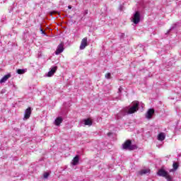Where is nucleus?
<instances>
[{"label": "nucleus", "instance_id": "f257e3e1", "mask_svg": "<svg viewBox=\"0 0 181 181\" xmlns=\"http://www.w3.org/2000/svg\"><path fill=\"white\" fill-rule=\"evenodd\" d=\"M139 110V102L138 101H134L132 103V106H129L127 107H124L119 113V115H121L122 117H124V115H127V114H134L136 112Z\"/></svg>", "mask_w": 181, "mask_h": 181}, {"label": "nucleus", "instance_id": "f03ea898", "mask_svg": "<svg viewBox=\"0 0 181 181\" xmlns=\"http://www.w3.org/2000/svg\"><path fill=\"white\" fill-rule=\"evenodd\" d=\"M122 146L123 149H127L128 151H135V149H138V146H136V145H132L131 140H127Z\"/></svg>", "mask_w": 181, "mask_h": 181}, {"label": "nucleus", "instance_id": "7ed1b4c3", "mask_svg": "<svg viewBox=\"0 0 181 181\" xmlns=\"http://www.w3.org/2000/svg\"><path fill=\"white\" fill-rule=\"evenodd\" d=\"M157 175L158 176H162L163 177H165L168 181L172 180V177L170 176V175H169V173H168V171L165 170L163 168L160 169L157 173Z\"/></svg>", "mask_w": 181, "mask_h": 181}, {"label": "nucleus", "instance_id": "20e7f679", "mask_svg": "<svg viewBox=\"0 0 181 181\" xmlns=\"http://www.w3.org/2000/svg\"><path fill=\"white\" fill-rule=\"evenodd\" d=\"M141 21V14L139 11H136L133 17L132 22L135 23V25H138V23Z\"/></svg>", "mask_w": 181, "mask_h": 181}, {"label": "nucleus", "instance_id": "39448f33", "mask_svg": "<svg viewBox=\"0 0 181 181\" xmlns=\"http://www.w3.org/2000/svg\"><path fill=\"white\" fill-rule=\"evenodd\" d=\"M88 46V43L87 42V37H84L82 39L81 42V45L79 47L80 50H84L85 47H87Z\"/></svg>", "mask_w": 181, "mask_h": 181}, {"label": "nucleus", "instance_id": "423d86ee", "mask_svg": "<svg viewBox=\"0 0 181 181\" xmlns=\"http://www.w3.org/2000/svg\"><path fill=\"white\" fill-rule=\"evenodd\" d=\"M31 114H32V109L30 107H28L25 111V115H24L23 120L26 121V119H29V118H30Z\"/></svg>", "mask_w": 181, "mask_h": 181}, {"label": "nucleus", "instance_id": "0eeeda50", "mask_svg": "<svg viewBox=\"0 0 181 181\" xmlns=\"http://www.w3.org/2000/svg\"><path fill=\"white\" fill-rule=\"evenodd\" d=\"M64 50V45L63 43H61L58 45L57 49L55 52V54H60V53H63Z\"/></svg>", "mask_w": 181, "mask_h": 181}, {"label": "nucleus", "instance_id": "6e6552de", "mask_svg": "<svg viewBox=\"0 0 181 181\" xmlns=\"http://www.w3.org/2000/svg\"><path fill=\"white\" fill-rule=\"evenodd\" d=\"M154 114L155 110L149 109L146 114V118H147V119H151Z\"/></svg>", "mask_w": 181, "mask_h": 181}, {"label": "nucleus", "instance_id": "1a4fd4ad", "mask_svg": "<svg viewBox=\"0 0 181 181\" xmlns=\"http://www.w3.org/2000/svg\"><path fill=\"white\" fill-rule=\"evenodd\" d=\"M79 162H80V156L76 155L71 160V165H72L73 166H76V165H78Z\"/></svg>", "mask_w": 181, "mask_h": 181}, {"label": "nucleus", "instance_id": "9d476101", "mask_svg": "<svg viewBox=\"0 0 181 181\" xmlns=\"http://www.w3.org/2000/svg\"><path fill=\"white\" fill-rule=\"evenodd\" d=\"M57 71V66H53L51 68L50 71L47 74V77H52L54 76V73Z\"/></svg>", "mask_w": 181, "mask_h": 181}, {"label": "nucleus", "instance_id": "9b49d317", "mask_svg": "<svg viewBox=\"0 0 181 181\" xmlns=\"http://www.w3.org/2000/svg\"><path fill=\"white\" fill-rule=\"evenodd\" d=\"M139 173L142 176V175H149L151 173V169L149 168H144L141 170Z\"/></svg>", "mask_w": 181, "mask_h": 181}, {"label": "nucleus", "instance_id": "f8f14e48", "mask_svg": "<svg viewBox=\"0 0 181 181\" xmlns=\"http://www.w3.org/2000/svg\"><path fill=\"white\" fill-rule=\"evenodd\" d=\"M11 74H8L7 75H5L1 80L0 83L2 84L3 83H5L8 81V78H11Z\"/></svg>", "mask_w": 181, "mask_h": 181}, {"label": "nucleus", "instance_id": "ddd939ff", "mask_svg": "<svg viewBox=\"0 0 181 181\" xmlns=\"http://www.w3.org/2000/svg\"><path fill=\"white\" fill-rule=\"evenodd\" d=\"M62 122H63V119L62 117H57L55 119V125H57V127H59Z\"/></svg>", "mask_w": 181, "mask_h": 181}, {"label": "nucleus", "instance_id": "4468645a", "mask_svg": "<svg viewBox=\"0 0 181 181\" xmlns=\"http://www.w3.org/2000/svg\"><path fill=\"white\" fill-rule=\"evenodd\" d=\"M83 122L85 125H88L89 127H91V125H93V121H91V119H84Z\"/></svg>", "mask_w": 181, "mask_h": 181}, {"label": "nucleus", "instance_id": "2eb2a0df", "mask_svg": "<svg viewBox=\"0 0 181 181\" xmlns=\"http://www.w3.org/2000/svg\"><path fill=\"white\" fill-rule=\"evenodd\" d=\"M158 141H165V133H160L158 136Z\"/></svg>", "mask_w": 181, "mask_h": 181}, {"label": "nucleus", "instance_id": "dca6fc26", "mask_svg": "<svg viewBox=\"0 0 181 181\" xmlns=\"http://www.w3.org/2000/svg\"><path fill=\"white\" fill-rule=\"evenodd\" d=\"M28 71V69H18L17 70V73L18 74H25V73H26Z\"/></svg>", "mask_w": 181, "mask_h": 181}, {"label": "nucleus", "instance_id": "f3484780", "mask_svg": "<svg viewBox=\"0 0 181 181\" xmlns=\"http://www.w3.org/2000/svg\"><path fill=\"white\" fill-rule=\"evenodd\" d=\"M173 169H175V170H176L179 168V164H177V163H174L173 165Z\"/></svg>", "mask_w": 181, "mask_h": 181}, {"label": "nucleus", "instance_id": "a211bd4d", "mask_svg": "<svg viewBox=\"0 0 181 181\" xmlns=\"http://www.w3.org/2000/svg\"><path fill=\"white\" fill-rule=\"evenodd\" d=\"M105 78L110 79L111 78V73H107L105 74Z\"/></svg>", "mask_w": 181, "mask_h": 181}, {"label": "nucleus", "instance_id": "6ab92c4d", "mask_svg": "<svg viewBox=\"0 0 181 181\" xmlns=\"http://www.w3.org/2000/svg\"><path fill=\"white\" fill-rule=\"evenodd\" d=\"M57 13H58L57 11H52V12L50 13V16H53V15H57Z\"/></svg>", "mask_w": 181, "mask_h": 181}, {"label": "nucleus", "instance_id": "aec40b11", "mask_svg": "<svg viewBox=\"0 0 181 181\" xmlns=\"http://www.w3.org/2000/svg\"><path fill=\"white\" fill-rule=\"evenodd\" d=\"M49 173H44V177L45 178V179H47V177H49Z\"/></svg>", "mask_w": 181, "mask_h": 181}, {"label": "nucleus", "instance_id": "412c9836", "mask_svg": "<svg viewBox=\"0 0 181 181\" xmlns=\"http://www.w3.org/2000/svg\"><path fill=\"white\" fill-rule=\"evenodd\" d=\"M122 91V87L119 88V93H121Z\"/></svg>", "mask_w": 181, "mask_h": 181}, {"label": "nucleus", "instance_id": "4be33fe9", "mask_svg": "<svg viewBox=\"0 0 181 181\" xmlns=\"http://www.w3.org/2000/svg\"><path fill=\"white\" fill-rule=\"evenodd\" d=\"M69 9H71V6H68Z\"/></svg>", "mask_w": 181, "mask_h": 181}]
</instances>
